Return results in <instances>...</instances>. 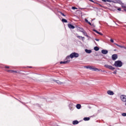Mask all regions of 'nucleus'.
Returning <instances> with one entry per match:
<instances>
[{
  "label": "nucleus",
  "instance_id": "nucleus-39",
  "mask_svg": "<svg viewBox=\"0 0 126 126\" xmlns=\"http://www.w3.org/2000/svg\"><path fill=\"white\" fill-rule=\"evenodd\" d=\"M90 0V1H91L92 2H94V1H93V0Z\"/></svg>",
  "mask_w": 126,
  "mask_h": 126
},
{
  "label": "nucleus",
  "instance_id": "nucleus-19",
  "mask_svg": "<svg viewBox=\"0 0 126 126\" xmlns=\"http://www.w3.org/2000/svg\"><path fill=\"white\" fill-rule=\"evenodd\" d=\"M94 51H99V50H100V48H99V47H98L97 46H95L94 47Z\"/></svg>",
  "mask_w": 126,
  "mask_h": 126
},
{
  "label": "nucleus",
  "instance_id": "nucleus-27",
  "mask_svg": "<svg viewBox=\"0 0 126 126\" xmlns=\"http://www.w3.org/2000/svg\"><path fill=\"white\" fill-rule=\"evenodd\" d=\"M12 72H15V73H16V72H17V71H16L15 70H12L11 73H12Z\"/></svg>",
  "mask_w": 126,
  "mask_h": 126
},
{
  "label": "nucleus",
  "instance_id": "nucleus-14",
  "mask_svg": "<svg viewBox=\"0 0 126 126\" xmlns=\"http://www.w3.org/2000/svg\"><path fill=\"white\" fill-rule=\"evenodd\" d=\"M76 107L78 109V110H79V109H81V105H80V104H77Z\"/></svg>",
  "mask_w": 126,
  "mask_h": 126
},
{
  "label": "nucleus",
  "instance_id": "nucleus-24",
  "mask_svg": "<svg viewBox=\"0 0 126 126\" xmlns=\"http://www.w3.org/2000/svg\"><path fill=\"white\" fill-rule=\"evenodd\" d=\"M122 116H123V117H126V113H122Z\"/></svg>",
  "mask_w": 126,
  "mask_h": 126
},
{
  "label": "nucleus",
  "instance_id": "nucleus-31",
  "mask_svg": "<svg viewBox=\"0 0 126 126\" xmlns=\"http://www.w3.org/2000/svg\"><path fill=\"white\" fill-rule=\"evenodd\" d=\"M69 108H70V110H73V108H72V106H69Z\"/></svg>",
  "mask_w": 126,
  "mask_h": 126
},
{
  "label": "nucleus",
  "instance_id": "nucleus-36",
  "mask_svg": "<svg viewBox=\"0 0 126 126\" xmlns=\"http://www.w3.org/2000/svg\"><path fill=\"white\" fill-rule=\"evenodd\" d=\"M118 10H119V11H121V8H118Z\"/></svg>",
  "mask_w": 126,
  "mask_h": 126
},
{
  "label": "nucleus",
  "instance_id": "nucleus-18",
  "mask_svg": "<svg viewBox=\"0 0 126 126\" xmlns=\"http://www.w3.org/2000/svg\"><path fill=\"white\" fill-rule=\"evenodd\" d=\"M85 20L87 22V23H88V24H89V25H91V26L92 25L91 23H90V22L88 21V20H87V19H85Z\"/></svg>",
  "mask_w": 126,
  "mask_h": 126
},
{
  "label": "nucleus",
  "instance_id": "nucleus-22",
  "mask_svg": "<svg viewBox=\"0 0 126 126\" xmlns=\"http://www.w3.org/2000/svg\"><path fill=\"white\" fill-rule=\"evenodd\" d=\"M102 1H104V2H110L111 1L110 0H102Z\"/></svg>",
  "mask_w": 126,
  "mask_h": 126
},
{
  "label": "nucleus",
  "instance_id": "nucleus-15",
  "mask_svg": "<svg viewBox=\"0 0 126 126\" xmlns=\"http://www.w3.org/2000/svg\"><path fill=\"white\" fill-rule=\"evenodd\" d=\"M79 122L77 120H75V121H73L72 124H73V125H78V124H79Z\"/></svg>",
  "mask_w": 126,
  "mask_h": 126
},
{
  "label": "nucleus",
  "instance_id": "nucleus-12",
  "mask_svg": "<svg viewBox=\"0 0 126 126\" xmlns=\"http://www.w3.org/2000/svg\"><path fill=\"white\" fill-rule=\"evenodd\" d=\"M101 53L103 54V55H107V54H108V50H102Z\"/></svg>",
  "mask_w": 126,
  "mask_h": 126
},
{
  "label": "nucleus",
  "instance_id": "nucleus-30",
  "mask_svg": "<svg viewBox=\"0 0 126 126\" xmlns=\"http://www.w3.org/2000/svg\"><path fill=\"white\" fill-rule=\"evenodd\" d=\"M72 9H77V8L75 7H72Z\"/></svg>",
  "mask_w": 126,
  "mask_h": 126
},
{
  "label": "nucleus",
  "instance_id": "nucleus-5",
  "mask_svg": "<svg viewBox=\"0 0 126 126\" xmlns=\"http://www.w3.org/2000/svg\"><path fill=\"white\" fill-rule=\"evenodd\" d=\"M112 59L113 61H116L118 59V55L117 54H113L112 56Z\"/></svg>",
  "mask_w": 126,
  "mask_h": 126
},
{
  "label": "nucleus",
  "instance_id": "nucleus-33",
  "mask_svg": "<svg viewBox=\"0 0 126 126\" xmlns=\"http://www.w3.org/2000/svg\"><path fill=\"white\" fill-rule=\"evenodd\" d=\"M110 42H111V43H114V40H113L112 39H111Z\"/></svg>",
  "mask_w": 126,
  "mask_h": 126
},
{
  "label": "nucleus",
  "instance_id": "nucleus-23",
  "mask_svg": "<svg viewBox=\"0 0 126 126\" xmlns=\"http://www.w3.org/2000/svg\"><path fill=\"white\" fill-rule=\"evenodd\" d=\"M93 31L94 32H95V33H97V34H98V33H99V32H98L97 30H93Z\"/></svg>",
  "mask_w": 126,
  "mask_h": 126
},
{
  "label": "nucleus",
  "instance_id": "nucleus-35",
  "mask_svg": "<svg viewBox=\"0 0 126 126\" xmlns=\"http://www.w3.org/2000/svg\"><path fill=\"white\" fill-rule=\"evenodd\" d=\"M98 34H99V35H103V33H101L100 32H99Z\"/></svg>",
  "mask_w": 126,
  "mask_h": 126
},
{
  "label": "nucleus",
  "instance_id": "nucleus-17",
  "mask_svg": "<svg viewBox=\"0 0 126 126\" xmlns=\"http://www.w3.org/2000/svg\"><path fill=\"white\" fill-rule=\"evenodd\" d=\"M83 120H84V121H89V120H90V118H89V117H85V118H84Z\"/></svg>",
  "mask_w": 126,
  "mask_h": 126
},
{
  "label": "nucleus",
  "instance_id": "nucleus-21",
  "mask_svg": "<svg viewBox=\"0 0 126 126\" xmlns=\"http://www.w3.org/2000/svg\"><path fill=\"white\" fill-rule=\"evenodd\" d=\"M69 58H70V55L66 57V61H69Z\"/></svg>",
  "mask_w": 126,
  "mask_h": 126
},
{
  "label": "nucleus",
  "instance_id": "nucleus-38",
  "mask_svg": "<svg viewBox=\"0 0 126 126\" xmlns=\"http://www.w3.org/2000/svg\"><path fill=\"white\" fill-rule=\"evenodd\" d=\"M5 68H9V66H5Z\"/></svg>",
  "mask_w": 126,
  "mask_h": 126
},
{
  "label": "nucleus",
  "instance_id": "nucleus-10",
  "mask_svg": "<svg viewBox=\"0 0 126 126\" xmlns=\"http://www.w3.org/2000/svg\"><path fill=\"white\" fill-rule=\"evenodd\" d=\"M107 94H108V95H114V94H115V93H114V92L109 90L107 91Z\"/></svg>",
  "mask_w": 126,
  "mask_h": 126
},
{
  "label": "nucleus",
  "instance_id": "nucleus-26",
  "mask_svg": "<svg viewBox=\"0 0 126 126\" xmlns=\"http://www.w3.org/2000/svg\"><path fill=\"white\" fill-rule=\"evenodd\" d=\"M97 71H103V72H105V70H102V69H98V70H97Z\"/></svg>",
  "mask_w": 126,
  "mask_h": 126
},
{
  "label": "nucleus",
  "instance_id": "nucleus-3",
  "mask_svg": "<svg viewBox=\"0 0 126 126\" xmlns=\"http://www.w3.org/2000/svg\"><path fill=\"white\" fill-rule=\"evenodd\" d=\"M120 98H121V101L125 103V106H126V95H121L120 96Z\"/></svg>",
  "mask_w": 126,
  "mask_h": 126
},
{
  "label": "nucleus",
  "instance_id": "nucleus-11",
  "mask_svg": "<svg viewBox=\"0 0 126 126\" xmlns=\"http://www.w3.org/2000/svg\"><path fill=\"white\" fill-rule=\"evenodd\" d=\"M82 32L83 33V34L84 35V36H86V37H87L88 38V37H89L88 34L87 33H86V32H85V31H84V30L83 29H82Z\"/></svg>",
  "mask_w": 126,
  "mask_h": 126
},
{
  "label": "nucleus",
  "instance_id": "nucleus-32",
  "mask_svg": "<svg viewBox=\"0 0 126 126\" xmlns=\"http://www.w3.org/2000/svg\"><path fill=\"white\" fill-rule=\"evenodd\" d=\"M113 73L114 74H117V70L114 71L113 72Z\"/></svg>",
  "mask_w": 126,
  "mask_h": 126
},
{
  "label": "nucleus",
  "instance_id": "nucleus-1",
  "mask_svg": "<svg viewBox=\"0 0 126 126\" xmlns=\"http://www.w3.org/2000/svg\"><path fill=\"white\" fill-rule=\"evenodd\" d=\"M113 66L116 67H122V66H123V62L121 61H115Z\"/></svg>",
  "mask_w": 126,
  "mask_h": 126
},
{
  "label": "nucleus",
  "instance_id": "nucleus-2",
  "mask_svg": "<svg viewBox=\"0 0 126 126\" xmlns=\"http://www.w3.org/2000/svg\"><path fill=\"white\" fill-rule=\"evenodd\" d=\"M79 57V54L77 53H72L70 55V58L71 59H73V58H78Z\"/></svg>",
  "mask_w": 126,
  "mask_h": 126
},
{
  "label": "nucleus",
  "instance_id": "nucleus-13",
  "mask_svg": "<svg viewBox=\"0 0 126 126\" xmlns=\"http://www.w3.org/2000/svg\"><path fill=\"white\" fill-rule=\"evenodd\" d=\"M85 51L87 54H91V53H92V51L91 50L85 49Z\"/></svg>",
  "mask_w": 126,
  "mask_h": 126
},
{
  "label": "nucleus",
  "instance_id": "nucleus-20",
  "mask_svg": "<svg viewBox=\"0 0 126 126\" xmlns=\"http://www.w3.org/2000/svg\"><path fill=\"white\" fill-rule=\"evenodd\" d=\"M62 22H63V23H67V20H66L65 19H63L62 20Z\"/></svg>",
  "mask_w": 126,
  "mask_h": 126
},
{
  "label": "nucleus",
  "instance_id": "nucleus-28",
  "mask_svg": "<svg viewBox=\"0 0 126 126\" xmlns=\"http://www.w3.org/2000/svg\"><path fill=\"white\" fill-rule=\"evenodd\" d=\"M60 13L61 15H63V16H65V15H64V14L62 12H60Z\"/></svg>",
  "mask_w": 126,
  "mask_h": 126
},
{
  "label": "nucleus",
  "instance_id": "nucleus-6",
  "mask_svg": "<svg viewBox=\"0 0 126 126\" xmlns=\"http://www.w3.org/2000/svg\"><path fill=\"white\" fill-rule=\"evenodd\" d=\"M90 69L91 70H93V71H97V70H98L97 68H96L92 66H91Z\"/></svg>",
  "mask_w": 126,
  "mask_h": 126
},
{
  "label": "nucleus",
  "instance_id": "nucleus-7",
  "mask_svg": "<svg viewBox=\"0 0 126 126\" xmlns=\"http://www.w3.org/2000/svg\"><path fill=\"white\" fill-rule=\"evenodd\" d=\"M114 44L117 46V47H119V48H121L122 49H125V50H126V47L124 46L120 45L117 43H114Z\"/></svg>",
  "mask_w": 126,
  "mask_h": 126
},
{
  "label": "nucleus",
  "instance_id": "nucleus-9",
  "mask_svg": "<svg viewBox=\"0 0 126 126\" xmlns=\"http://www.w3.org/2000/svg\"><path fill=\"white\" fill-rule=\"evenodd\" d=\"M69 62H70V60H68V61H64V62H61L60 63L61 64H63V63L65 64V63H69Z\"/></svg>",
  "mask_w": 126,
  "mask_h": 126
},
{
  "label": "nucleus",
  "instance_id": "nucleus-37",
  "mask_svg": "<svg viewBox=\"0 0 126 126\" xmlns=\"http://www.w3.org/2000/svg\"><path fill=\"white\" fill-rule=\"evenodd\" d=\"M95 41H99V39H97V38H95Z\"/></svg>",
  "mask_w": 126,
  "mask_h": 126
},
{
  "label": "nucleus",
  "instance_id": "nucleus-8",
  "mask_svg": "<svg viewBox=\"0 0 126 126\" xmlns=\"http://www.w3.org/2000/svg\"><path fill=\"white\" fill-rule=\"evenodd\" d=\"M68 27L69 28H70V29H74V28H75V27H74V26L70 24H68Z\"/></svg>",
  "mask_w": 126,
  "mask_h": 126
},
{
  "label": "nucleus",
  "instance_id": "nucleus-25",
  "mask_svg": "<svg viewBox=\"0 0 126 126\" xmlns=\"http://www.w3.org/2000/svg\"><path fill=\"white\" fill-rule=\"evenodd\" d=\"M77 37L79 38V39H80L81 38H82V39H85L84 37H82L80 36H78Z\"/></svg>",
  "mask_w": 126,
  "mask_h": 126
},
{
  "label": "nucleus",
  "instance_id": "nucleus-34",
  "mask_svg": "<svg viewBox=\"0 0 126 126\" xmlns=\"http://www.w3.org/2000/svg\"><path fill=\"white\" fill-rule=\"evenodd\" d=\"M12 71V70H7V72H11V71Z\"/></svg>",
  "mask_w": 126,
  "mask_h": 126
},
{
  "label": "nucleus",
  "instance_id": "nucleus-29",
  "mask_svg": "<svg viewBox=\"0 0 126 126\" xmlns=\"http://www.w3.org/2000/svg\"><path fill=\"white\" fill-rule=\"evenodd\" d=\"M86 68H90V69L91 66H86Z\"/></svg>",
  "mask_w": 126,
  "mask_h": 126
},
{
  "label": "nucleus",
  "instance_id": "nucleus-16",
  "mask_svg": "<svg viewBox=\"0 0 126 126\" xmlns=\"http://www.w3.org/2000/svg\"><path fill=\"white\" fill-rule=\"evenodd\" d=\"M55 81L58 84H60V85L63 84V83L60 81V80H56Z\"/></svg>",
  "mask_w": 126,
  "mask_h": 126
},
{
  "label": "nucleus",
  "instance_id": "nucleus-4",
  "mask_svg": "<svg viewBox=\"0 0 126 126\" xmlns=\"http://www.w3.org/2000/svg\"><path fill=\"white\" fill-rule=\"evenodd\" d=\"M104 66L106 68H109V69H111V70H114L115 69V68L114 67H113V66L108 64H105L104 65Z\"/></svg>",
  "mask_w": 126,
  "mask_h": 126
}]
</instances>
